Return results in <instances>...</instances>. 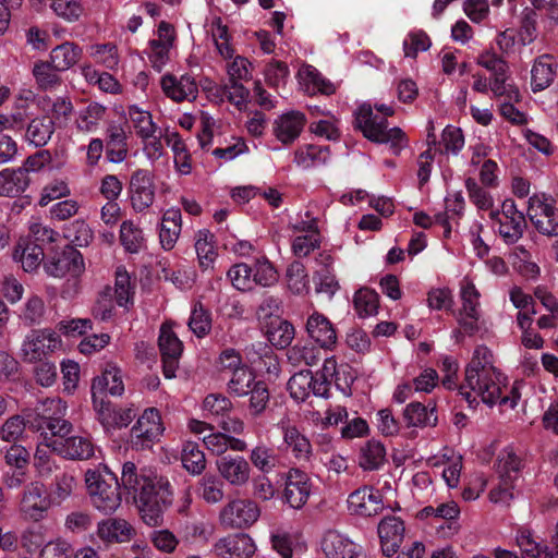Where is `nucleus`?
Listing matches in <instances>:
<instances>
[{
  "label": "nucleus",
  "instance_id": "nucleus-41",
  "mask_svg": "<svg viewBox=\"0 0 558 558\" xmlns=\"http://www.w3.org/2000/svg\"><path fill=\"white\" fill-rule=\"evenodd\" d=\"M328 158L329 148L327 146L305 145L299 147L294 153V162L303 169L326 163Z\"/></svg>",
  "mask_w": 558,
  "mask_h": 558
},
{
  "label": "nucleus",
  "instance_id": "nucleus-33",
  "mask_svg": "<svg viewBox=\"0 0 558 558\" xmlns=\"http://www.w3.org/2000/svg\"><path fill=\"white\" fill-rule=\"evenodd\" d=\"M29 185L26 170L22 168H5L0 171V196L16 197Z\"/></svg>",
  "mask_w": 558,
  "mask_h": 558
},
{
  "label": "nucleus",
  "instance_id": "nucleus-46",
  "mask_svg": "<svg viewBox=\"0 0 558 558\" xmlns=\"http://www.w3.org/2000/svg\"><path fill=\"white\" fill-rule=\"evenodd\" d=\"M511 264L521 276L526 279H536L539 275V267L533 259L530 251L523 246H517L510 254Z\"/></svg>",
  "mask_w": 558,
  "mask_h": 558
},
{
  "label": "nucleus",
  "instance_id": "nucleus-45",
  "mask_svg": "<svg viewBox=\"0 0 558 558\" xmlns=\"http://www.w3.org/2000/svg\"><path fill=\"white\" fill-rule=\"evenodd\" d=\"M120 242L128 253H138L145 246L142 229L132 220H125L120 226Z\"/></svg>",
  "mask_w": 558,
  "mask_h": 558
},
{
  "label": "nucleus",
  "instance_id": "nucleus-61",
  "mask_svg": "<svg viewBox=\"0 0 558 558\" xmlns=\"http://www.w3.org/2000/svg\"><path fill=\"white\" fill-rule=\"evenodd\" d=\"M64 416L65 415H58L43 422H31V427L36 430L48 429L51 435L63 439L73 429V425L69 421L64 420Z\"/></svg>",
  "mask_w": 558,
  "mask_h": 558
},
{
  "label": "nucleus",
  "instance_id": "nucleus-53",
  "mask_svg": "<svg viewBox=\"0 0 558 558\" xmlns=\"http://www.w3.org/2000/svg\"><path fill=\"white\" fill-rule=\"evenodd\" d=\"M66 410V403L60 398H48L40 401L35 408L34 417L33 414L27 415V422L31 425V422H43L51 418L52 416L65 415Z\"/></svg>",
  "mask_w": 558,
  "mask_h": 558
},
{
  "label": "nucleus",
  "instance_id": "nucleus-16",
  "mask_svg": "<svg viewBox=\"0 0 558 558\" xmlns=\"http://www.w3.org/2000/svg\"><path fill=\"white\" fill-rule=\"evenodd\" d=\"M288 389L290 396L296 402H303L311 395L326 398L329 391V384L314 376L311 371H301L290 378Z\"/></svg>",
  "mask_w": 558,
  "mask_h": 558
},
{
  "label": "nucleus",
  "instance_id": "nucleus-5",
  "mask_svg": "<svg viewBox=\"0 0 558 558\" xmlns=\"http://www.w3.org/2000/svg\"><path fill=\"white\" fill-rule=\"evenodd\" d=\"M461 308L459 311L458 323L463 330L470 335L478 330L481 312V293L473 280L464 277L459 284Z\"/></svg>",
  "mask_w": 558,
  "mask_h": 558
},
{
  "label": "nucleus",
  "instance_id": "nucleus-23",
  "mask_svg": "<svg viewBox=\"0 0 558 558\" xmlns=\"http://www.w3.org/2000/svg\"><path fill=\"white\" fill-rule=\"evenodd\" d=\"M213 550L221 558H251L256 545L247 534H233L219 538Z\"/></svg>",
  "mask_w": 558,
  "mask_h": 558
},
{
  "label": "nucleus",
  "instance_id": "nucleus-18",
  "mask_svg": "<svg viewBox=\"0 0 558 558\" xmlns=\"http://www.w3.org/2000/svg\"><path fill=\"white\" fill-rule=\"evenodd\" d=\"M306 121V116L299 110L282 112L272 122V134L281 144L291 145L300 137Z\"/></svg>",
  "mask_w": 558,
  "mask_h": 558
},
{
  "label": "nucleus",
  "instance_id": "nucleus-43",
  "mask_svg": "<svg viewBox=\"0 0 558 558\" xmlns=\"http://www.w3.org/2000/svg\"><path fill=\"white\" fill-rule=\"evenodd\" d=\"M353 307L360 318L375 316L379 308V295L372 289L361 288L353 295Z\"/></svg>",
  "mask_w": 558,
  "mask_h": 558
},
{
  "label": "nucleus",
  "instance_id": "nucleus-57",
  "mask_svg": "<svg viewBox=\"0 0 558 558\" xmlns=\"http://www.w3.org/2000/svg\"><path fill=\"white\" fill-rule=\"evenodd\" d=\"M268 341L277 348L288 347L294 338V327L287 320H275L267 330Z\"/></svg>",
  "mask_w": 558,
  "mask_h": 558
},
{
  "label": "nucleus",
  "instance_id": "nucleus-59",
  "mask_svg": "<svg viewBox=\"0 0 558 558\" xmlns=\"http://www.w3.org/2000/svg\"><path fill=\"white\" fill-rule=\"evenodd\" d=\"M105 107L99 104H90L82 110L76 119V126L82 132H93L96 130L105 114Z\"/></svg>",
  "mask_w": 558,
  "mask_h": 558
},
{
  "label": "nucleus",
  "instance_id": "nucleus-1",
  "mask_svg": "<svg viewBox=\"0 0 558 558\" xmlns=\"http://www.w3.org/2000/svg\"><path fill=\"white\" fill-rule=\"evenodd\" d=\"M85 483L94 507L106 514L120 507L119 487H122L133 496L142 520L149 526L160 525L165 510L172 504L169 481L151 469H138L131 461L123 463L120 482L105 465L102 471L87 470Z\"/></svg>",
  "mask_w": 558,
  "mask_h": 558
},
{
  "label": "nucleus",
  "instance_id": "nucleus-11",
  "mask_svg": "<svg viewBox=\"0 0 558 558\" xmlns=\"http://www.w3.org/2000/svg\"><path fill=\"white\" fill-rule=\"evenodd\" d=\"M174 324L166 322L160 326L158 345L162 357L163 375L166 378L175 377L179 359L183 352V343L173 330Z\"/></svg>",
  "mask_w": 558,
  "mask_h": 558
},
{
  "label": "nucleus",
  "instance_id": "nucleus-28",
  "mask_svg": "<svg viewBox=\"0 0 558 558\" xmlns=\"http://www.w3.org/2000/svg\"><path fill=\"white\" fill-rule=\"evenodd\" d=\"M93 403L95 397L102 398L101 395L109 392L111 396H121L124 392L121 371L117 365L108 363L102 374L96 377L92 385Z\"/></svg>",
  "mask_w": 558,
  "mask_h": 558
},
{
  "label": "nucleus",
  "instance_id": "nucleus-13",
  "mask_svg": "<svg viewBox=\"0 0 558 558\" xmlns=\"http://www.w3.org/2000/svg\"><path fill=\"white\" fill-rule=\"evenodd\" d=\"M313 487L314 485L308 474L300 469H291L288 471L284 480V501L293 509H301L306 505Z\"/></svg>",
  "mask_w": 558,
  "mask_h": 558
},
{
  "label": "nucleus",
  "instance_id": "nucleus-38",
  "mask_svg": "<svg viewBox=\"0 0 558 558\" xmlns=\"http://www.w3.org/2000/svg\"><path fill=\"white\" fill-rule=\"evenodd\" d=\"M195 251L201 268L203 270L211 269L218 257V252L215 245V236L209 230L203 229L196 233Z\"/></svg>",
  "mask_w": 558,
  "mask_h": 558
},
{
  "label": "nucleus",
  "instance_id": "nucleus-42",
  "mask_svg": "<svg viewBox=\"0 0 558 558\" xmlns=\"http://www.w3.org/2000/svg\"><path fill=\"white\" fill-rule=\"evenodd\" d=\"M53 124L51 118L33 119L26 130V140L36 147L45 146L53 134Z\"/></svg>",
  "mask_w": 558,
  "mask_h": 558
},
{
  "label": "nucleus",
  "instance_id": "nucleus-36",
  "mask_svg": "<svg viewBox=\"0 0 558 558\" xmlns=\"http://www.w3.org/2000/svg\"><path fill=\"white\" fill-rule=\"evenodd\" d=\"M82 49L72 41H65L54 47L49 54V61L54 69L64 72L73 68L82 57Z\"/></svg>",
  "mask_w": 558,
  "mask_h": 558
},
{
  "label": "nucleus",
  "instance_id": "nucleus-64",
  "mask_svg": "<svg viewBox=\"0 0 558 558\" xmlns=\"http://www.w3.org/2000/svg\"><path fill=\"white\" fill-rule=\"evenodd\" d=\"M199 496L209 504H217L223 498L222 483L215 475H205L199 483Z\"/></svg>",
  "mask_w": 558,
  "mask_h": 558
},
{
  "label": "nucleus",
  "instance_id": "nucleus-2",
  "mask_svg": "<svg viewBox=\"0 0 558 558\" xmlns=\"http://www.w3.org/2000/svg\"><path fill=\"white\" fill-rule=\"evenodd\" d=\"M505 381V375L495 366L490 349L477 345L465 367L464 381L459 387V393L471 408L483 402L488 407L499 404L504 410H512L518 405L527 385L522 380H515L509 392L504 393Z\"/></svg>",
  "mask_w": 558,
  "mask_h": 558
},
{
  "label": "nucleus",
  "instance_id": "nucleus-30",
  "mask_svg": "<svg viewBox=\"0 0 558 558\" xmlns=\"http://www.w3.org/2000/svg\"><path fill=\"white\" fill-rule=\"evenodd\" d=\"M97 535L104 542L125 543L134 537L135 530L126 520L111 518L98 523Z\"/></svg>",
  "mask_w": 558,
  "mask_h": 558
},
{
  "label": "nucleus",
  "instance_id": "nucleus-58",
  "mask_svg": "<svg viewBox=\"0 0 558 558\" xmlns=\"http://www.w3.org/2000/svg\"><path fill=\"white\" fill-rule=\"evenodd\" d=\"M189 328L198 338H204L209 333L211 315L202 303L194 304L189 319Z\"/></svg>",
  "mask_w": 558,
  "mask_h": 558
},
{
  "label": "nucleus",
  "instance_id": "nucleus-51",
  "mask_svg": "<svg viewBox=\"0 0 558 558\" xmlns=\"http://www.w3.org/2000/svg\"><path fill=\"white\" fill-rule=\"evenodd\" d=\"M208 33L211 36L218 53L225 59L232 58L234 50L230 44L228 27L222 24L220 17H214L211 20Z\"/></svg>",
  "mask_w": 558,
  "mask_h": 558
},
{
  "label": "nucleus",
  "instance_id": "nucleus-44",
  "mask_svg": "<svg viewBox=\"0 0 558 558\" xmlns=\"http://www.w3.org/2000/svg\"><path fill=\"white\" fill-rule=\"evenodd\" d=\"M403 416L407 424L413 427L435 425L437 422L435 408L429 409L420 402L408 404L403 411Z\"/></svg>",
  "mask_w": 558,
  "mask_h": 558
},
{
  "label": "nucleus",
  "instance_id": "nucleus-14",
  "mask_svg": "<svg viewBox=\"0 0 558 558\" xmlns=\"http://www.w3.org/2000/svg\"><path fill=\"white\" fill-rule=\"evenodd\" d=\"M130 202L135 213H144L155 201L153 175L144 169L136 170L130 179Z\"/></svg>",
  "mask_w": 558,
  "mask_h": 558
},
{
  "label": "nucleus",
  "instance_id": "nucleus-15",
  "mask_svg": "<svg viewBox=\"0 0 558 558\" xmlns=\"http://www.w3.org/2000/svg\"><path fill=\"white\" fill-rule=\"evenodd\" d=\"M155 36L148 43V59L157 71L161 69L169 61V53L175 41L174 27L162 21L159 23Z\"/></svg>",
  "mask_w": 558,
  "mask_h": 558
},
{
  "label": "nucleus",
  "instance_id": "nucleus-21",
  "mask_svg": "<svg viewBox=\"0 0 558 558\" xmlns=\"http://www.w3.org/2000/svg\"><path fill=\"white\" fill-rule=\"evenodd\" d=\"M404 532V523L399 517L387 515L379 521L377 533L385 556L391 557L398 553Z\"/></svg>",
  "mask_w": 558,
  "mask_h": 558
},
{
  "label": "nucleus",
  "instance_id": "nucleus-31",
  "mask_svg": "<svg viewBox=\"0 0 558 558\" xmlns=\"http://www.w3.org/2000/svg\"><path fill=\"white\" fill-rule=\"evenodd\" d=\"M13 256L26 272H32L40 266L45 254L39 243L25 238L17 242Z\"/></svg>",
  "mask_w": 558,
  "mask_h": 558
},
{
  "label": "nucleus",
  "instance_id": "nucleus-20",
  "mask_svg": "<svg viewBox=\"0 0 558 558\" xmlns=\"http://www.w3.org/2000/svg\"><path fill=\"white\" fill-rule=\"evenodd\" d=\"M347 504L350 513L360 517H372L383 509V496L373 487L363 486L349 495Z\"/></svg>",
  "mask_w": 558,
  "mask_h": 558
},
{
  "label": "nucleus",
  "instance_id": "nucleus-32",
  "mask_svg": "<svg viewBox=\"0 0 558 558\" xmlns=\"http://www.w3.org/2000/svg\"><path fill=\"white\" fill-rule=\"evenodd\" d=\"M299 82L306 94L317 93L331 95L336 92V86L326 80L313 65H303L298 72Z\"/></svg>",
  "mask_w": 558,
  "mask_h": 558
},
{
  "label": "nucleus",
  "instance_id": "nucleus-6",
  "mask_svg": "<svg viewBox=\"0 0 558 558\" xmlns=\"http://www.w3.org/2000/svg\"><path fill=\"white\" fill-rule=\"evenodd\" d=\"M62 348L60 336L51 329L33 330L28 333L21 348L25 362L35 363Z\"/></svg>",
  "mask_w": 558,
  "mask_h": 558
},
{
  "label": "nucleus",
  "instance_id": "nucleus-37",
  "mask_svg": "<svg viewBox=\"0 0 558 558\" xmlns=\"http://www.w3.org/2000/svg\"><path fill=\"white\" fill-rule=\"evenodd\" d=\"M556 75V65L548 56H542L535 60L531 70V87L533 92H541L547 88Z\"/></svg>",
  "mask_w": 558,
  "mask_h": 558
},
{
  "label": "nucleus",
  "instance_id": "nucleus-35",
  "mask_svg": "<svg viewBox=\"0 0 558 558\" xmlns=\"http://www.w3.org/2000/svg\"><path fill=\"white\" fill-rule=\"evenodd\" d=\"M434 466L442 468L441 477L449 488L458 487L462 471V456L453 451L445 452L436 457Z\"/></svg>",
  "mask_w": 558,
  "mask_h": 558
},
{
  "label": "nucleus",
  "instance_id": "nucleus-56",
  "mask_svg": "<svg viewBox=\"0 0 558 558\" xmlns=\"http://www.w3.org/2000/svg\"><path fill=\"white\" fill-rule=\"evenodd\" d=\"M253 282L260 287H271L277 283L279 275L275 266L266 258H257L253 266Z\"/></svg>",
  "mask_w": 558,
  "mask_h": 558
},
{
  "label": "nucleus",
  "instance_id": "nucleus-34",
  "mask_svg": "<svg viewBox=\"0 0 558 558\" xmlns=\"http://www.w3.org/2000/svg\"><path fill=\"white\" fill-rule=\"evenodd\" d=\"M182 217L178 208H170L162 215L159 240L161 247L170 251L174 247L181 233Z\"/></svg>",
  "mask_w": 558,
  "mask_h": 558
},
{
  "label": "nucleus",
  "instance_id": "nucleus-24",
  "mask_svg": "<svg viewBox=\"0 0 558 558\" xmlns=\"http://www.w3.org/2000/svg\"><path fill=\"white\" fill-rule=\"evenodd\" d=\"M308 337L320 349L332 350L337 343V331L333 324L322 313L314 312L306 320Z\"/></svg>",
  "mask_w": 558,
  "mask_h": 558
},
{
  "label": "nucleus",
  "instance_id": "nucleus-8",
  "mask_svg": "<svg viewBox=\"0 0 558 558\" xmlns=\"http://www.w3.org/2000/svg\"><path fill=\"white\" fill-rule=\"evenodd\" d=\"M490 217L498 223V233L507 244L517 243L526 227L524 215L518 210L514 201L506 199L500 211H492Z\"/></svg>",
  "mask_w": 558,
  "mask_h": 558
},
{
  "label": "nucleus",
  "instance_id": "nucleus-7",
  "mask_svg": "<svg viewBox=\"0 0 558 558\" xmlns=\"http://www.w3.org/2000/svg\"><path fill=\"white\" fill-rule=\"evenodd\" d=\"M527 217L538 232L558 234V215L555 201L546 194H534L529 198Z\"/></svg>",
  "mask_w": 558,
  "mask_h": 558
},
{
  "label": "nucleus",
  "instance_id": "nucleus-25",
  "mask_svg": "<svg viewBox=\"0 0 558 558\" xmlns=\"http://www.w3.org/2000/svg\"><path fill=\"white\" fill-rule=\"evenodd\" d=\"M163 94L173 101L195 99L198 88L194 77L183 74L179 78L172 74H165L160 80Z\"/></svg>",
  "mask_w": 558,
  "mask_h": 558
},
{
  "label": "nucleus",
  "instance_id": "nucleus-49",
  "mask_svg": "<svg viewBox=\"0 0 558 558\" xmlns=\"http://www.w3.org/2000/svg\"><path fill=\"white\" fill-rule=\"evenodd\" d=\"M256 383L254 372L247 366H244L238 368L234 373H231L227 387L231 395L244 397L248 396L251 389Z\"/></svg>",
  "mask_w": 558,
  "mask_h": 558
},
{
  "label": "nucleus",
  "instance_id": "nucleus-47",
  "mask_svg": "<svg viewBox=\"0 0 558 558\" xmlns=\"http://www.w3.org/2000/svg\"><path fill=\"white\" fill-rule=\"evenodd\" d=\"M515 542L523 558H554L553 553L543 547L529 530L518 531Z\"/></svg>",
  "mask_w": 558,
  "mask_h": 558
},
{
  "label": "nucleus",
  "instance_id": "nucleus-3",
  "mask_svg": "<svg viewBox=\"0 0 558 558\" xmlns=\"http://www.w3.org/2000/svg\"><path fill=\"white\" fill-rule=\"evenodd\" d=\"M354 122L367 140L388 144L395 155L408 146L405 133L398 126L388 129L386 119L374 114L371 104H363L356 109Z\"/></svg>",
  "mask_w": 558,
  "mask_h": 558
},
{
  "label": "nucleus",
  "instance_id": "nucleus-39",
  "mask_svg": "<svg viewBox=\"0 0 558 558\" xmlns=\"http://www.w3.org/2000/svg\"><path fill=\"white\" fill-rule=\"evenodd\" d=\"M386 462V448L375 439L368 440L360 450L359 464L363 470H378Z\"/></svg>",
  "mask_w": 558,
  "mask_h": 558
},
{
  "label": "nucleus",
  "instance_id": "nucleus-19",
  "mask_svg": "<svg viewBox=\"0 0 558 558\" xmlns=\"http://www.w3.org/2000/svg\"><path fill=\"white\" fill-rule=\"evenodd\" d=\"M277 428L281 432L283 448L291 451L295 459L308 461L313 451L312 445L308 438L292 424L291 420L283 416L277 423Z\"/></svg>",
  "mask_w": 558,
  "mask_h": 558
},
{
  "label": "nucleus",
  "instance_id": "nucleus-54",
  "mask_svg": "<svg viewBox=\"0 0 558 558\" xmlns=\"http://www.w3.org/2000/svg\"><path fill=\"white\" fill-rule=\"evenodd\" d=\"M89 56L108 70H117L120 62L118 48L114 44H94L88 48Z\"/></svg>",
  "mask_w": 558,
  "mask_h": 558
},
{
  "label": "nucleus",
  "instance_id": "nucleus-17",
  "mask_svg": "<svg viewBox=\"0 0 558 558\" xmlns=\"http://www.w3.org/2000/svg\"><path fill=\"white\" fill-rule=\"evenodd\" d=\"M320 547L326 558H363L362 547L337 530L324 533Z\"/></svg>",
  "mask_w": 558,
  "mask_h": 558
},
{
  "label": "nucleus",
  "instance_id": "nucleus-4",
  "mask_svg": "<svg viewBox=\"0 0 558 558\" xmlns=\"http://www.w3.org/2000/svg\"><path fill=\"white\" fill-rule=\"evenodd\" d=\"M52 505L46 485L34 481L28 483L21 494L19 512L27 521L39 522L47 517Z\"/></svg>",
  "mask_w": 558,
  "mask_h": 558
},
{
  "label": "nucleus",
  "instance_id": "nucleus-29",
  "mask_svg": "<svg viewBox=\"0 0 558 558\" xmlns=\"http://www.w3.org/2000/svg\"><path fill=\"white\" fill-rule=\"evenodd\" d=\"M123 117L132 124V128L140 140H148L154 133H160L158 125L153 119L150 111L137 105H130L123 111Z\"/></svg>",
  "mask_w": 558,
  "mask_h": 558
},
{
  "label": "nucleus",
  "instance_id": "nucleus-62",
  "mask_svg": "<svg viewBox=\"0 0 558 558\" xmlns=\"http://www.w3.org/2000/svg\"><path fill=\"white\" fill-rule=\"evenodd\" d=\"M71 194L65 179H54L46 184L40 193L39 205L47 206L50 202L68 197Z\"/></svg>",
  "mask_w": 558,
  "mask_h": 558
},
{
  "label": "nucleus",
  "instance_id": "nucleus-9",
  "mask_svg": "<svg viewBox=\"0 0 558 558\" xmlns=\"http://www.w3.org/2000/svg\"><path fill=\"white\" fill-rule=\"evenodd\" d=\"M160 413L155 408L146 409L131 429V444L136 450L150 448L163 434Z\"/></svg>",
  "mask_w": 558,
  "mask_h": 558
},
{
  "label": "nucleus",
  "instance_id": "nucleus-27",
  "mask_svg": "<svg viewBox=\"0 0 558 558\" xmlns=\"http://www.w3.org/2000/svg\"><path fill=\"white\" fill-rule=\"evenodd\" d=\"M94 408L98 418L106 428H121L128 426L135 413L131 408L118 409L104 398L95 397Z\"/></svg>",
  "mask_w": 558,
  "mask_h": 558
},
{
  "label": "nucleus",
  "instance_id": "nucleus-55",
  "mask_svg": "<svg viewBox=\"0 0 558 558\" xmlns=\"http://www.w3.org/2000/svg\"><path fill=\"white\" fill-rule=\"evenodd\" d=\"M181 460L184 469L193 475L201 474L206 466L205 453L192 441L183 446Z\"/></svg>",
  "mask_w": 558,
  "mask_h": 558
},
{
  "label": "nucleus",
  "instance_id": "nucleus-22",
  "mask_svg": "<svg viewBox=\"0 0 558 558\" xmlns=\"http://www.w3.org/2000/svg\"><path fill=\"white\" fill-rule=\"evenodd\" d=\"M53 451L69 460H88L95 454V446L87 435H72L51 442Z\"/></svg>",
  "mask_w": 558,
  "mask_h": 558
},
{
  "label": "nucleus",
  "instance_id": "nucleus-10",
  "mask_svg": "<svg viewBox=\"0 0 558 558\" xmlns=\"http://www.w3.org/2000/svg\"><path fill=\"white\" fill-rule=\"evenodd\" d=\"M260 509L251 499L236 498L229 501L220 511V523L229 529H247L259 518Z\"/></svg>",
  "mask_w": 558,
  "mask_h": 558
},
{
  "label": "nucleus",
  "instance_id": "nucleus-12",
  "mask_svg": "<svg viewBox=\"0 0 558 558\" xmlns=\"http://www.w3.org/2000/svg\"><path fill=\"white\" fill-rule=\"evenodd\" d=\"M47 275L56 278L65 276L77 277L85 268L82 254L72 246H65L61 252L49 257L44 264Z\"/></svg>",
  "mask_w": 558,
  "mask_h": 558
},
{
  "label": "nucleus",
  "instance_id": "nucleus-50",
  "mask_svg": "<svg viewBox=\"0 0 558 558\" xmlns=\"http://www.w3.org/2000/svg\"><path fill=\"white\" fill-rule=\"evenodd\" d=\"M251 463L260 472H271L278 463V456L275 450L264 442H258L250 452Z\"/></svg>",
  "mask_w": 558,
  "mask_h": 558
},
{
  "label": "nucleus",
  "instance_id": "nucleus-26",
  "mask_svg": "<svg viewBox=\"0 0 558 558\" xmlns=\"http://www.w3.org/2000/svg\"><path fill=\"white\" fill-rule=\"evenodd\" d=\"M217 470L221 477L232 486H244L251 476V466L241 456H223L217 460Z\"/></svg>",
  "mask_w": 558,
  "mask_h": 558
},
{
  "label": "nucleus",
  "instance_id": "nucleus-60",
  "mask_svg": "<svg viewBox=\"0 0 558 558\" xmlns=\"http://www.w3.org/2000/svg\"><path fill=\"white\" fill-rule=\"evenodd\" d=\"M253 269L245 263H239L233 265L228 270V278L232 286L240 291H250L252 290L253 282Z\"/></svg>",
  "mask_w": 558,
  "mask_h": 558
},
{
  "label": "nucleus",
  "instance_id": "nucleus-48",
  "mask_svg": "<svg viewBox=\"0 0 558 558\" xmlns=\"http://www.w3.org/2000/svg\"><path fill=\"white\" fill-rule=\"evenodd\" d=\"M58 72L50 61H37L32 70L38 88L43 90L53 89L61 84Z\"/></svg>",
  "mask_w": 558,
  "mask_h": 558
},
{
  "label": "nucleus",
  "instance_id": "nucleus-40",
  "mask_svg": "<svg viewBox=\"0 0 558 558\" xmlns=\"http://www.w3.org/2000/svg\"><path fill=\"white\" fill-rule=\"evenodd\" d=\"M520 466L521 460L514 452L513 448L506 447L498 454L496 470L499 480L507 481L508 484L510 482H515L519 477Z\"/></svg>",
  "mask_w": 558,
  "mask_h": 558
},
{
  "label": "nucleus",
  "instance_id": "nucleus-63",
  "mask_svg": "<svg viewBox=\"0 0 558 558\" xmlns=\"http://www.w3.org/2000/svg\"><path fill=\"white\" fill-rule=\"evenodd\" d=\"M46 313V306L43 298L38 295H31L26 300L23 308L21 310L20 318L25 323L39 324Z\"/></svg>",
  "mask_w": 558,
  "mask_h": 558
},
{
  "label": "nucleus",
  "instance_id": "nucleus-52",
  "mask_svg": "<svg viewBox=\"0 0 558 558\" xmlns=\"http://www.w3.org/2000/svg\"><path fill=\"white\" fill-rule=\"evenodd\" d=\"M287 286L293 294H306L310 292V280L305 266L300 262H293L286 271Z\"/></svg>",
  "mask_w": 558,
  "mask_h": 558
}]
</instances>
